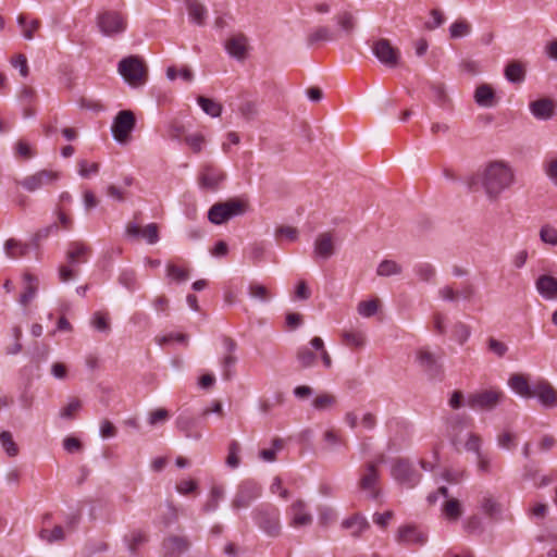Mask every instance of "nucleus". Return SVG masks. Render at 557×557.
Listing matches in <instances>:
<instances>
[{"label": "nucleus", "instance_id": "f257e3e1", "mask_svg": "<svg viewBox=\"0 0 557 557\" xmlns=\"http://www.w3.org/2000/svg\"><path fill=\"white\" fill-rule=\"evenodd\" d=\"M480 180L486 197L495 201L503 191L513 185L515 172L507 163L493 161L482 170Z\"/></svg>", "mask_w": 557, "mask_h": 557}, {"label": "nucleus", "instance_id": "f03ea898", "mask_svg": "<svg viewBox=\"0 0 557 557\" xmlns=\"http://www.w3.org/2000/svg\"><path fill=\"white\" fill-rule=\"evenodd\" d=\"M117 71L132 87H139L147 81L148 70L141 58L129 55L119 62Z\"/></svg>", "mask_w": 557, "mask_h": 557}, {"label": "nucleus", "instance_id": "7ed1b4c3", "mask_svg": "<svg viewBox=\"0 0 557 557\" xmlns=\"http://www.w3.org/2000/svg\"><path fill=\"white\" fill-rule=\"evenodd\" d=\"M247 202L240 199H228L214 203L208 211V220L215 225L228 222L235 216L243 215L247 211Z\"/></svg>", "mask_w": 557, "mask_h": 557}, {"label": "nucleus", "instance_id": "20e7f679", "mask_svg": "<svg viewBox=\"0 0 557 557\" xmlns=\"http://www.w3.org/2000/svg\"><path fill=\"white\" fill-rule=\"evenodd\" d=\"M97 26L102 35L112 37L122 34L127 26L124 15L116 11H104L97 16Z\"/></svg>", "mask_w": 557, "mask_h": 557}, {"label": "nucleus", "instance_id": "39448f33", "mask_svg": "<svg viewBox=\"0 0 557 557\" xmlns=\"http://www.w3.org/2000/svg\"><path fill=\"white\" fill-rule=\"evenodd\" d=\"M225 180L224 170L212 163L202 164L198 173L199 187L209 191L218 190Z\"/></svg>", "mask_w": 557, "mask_h": 557}, {"label": "nucleus", "instance_id": "423d86ee", "mask_svg": "<svg viewBox=\"0 0 557 557\" xmlns=\"http://www.w3.org/2000/svg\"><path fill=\"white\" fill-rule=\"evenodd\" d=\"M504 393L497 388L480 391L470 394L467 398V405L474 410H493L498 406Z\"/></svg>", "mask_w": 557, "mask_h": 557}, {"label": "nucleus", "instance_id": "0eeeda50", "mask_svg": "<svg viewBox=\"0 0 557 557\" xmlns=\"http://www.w3.org/2000/svg\"><path fill=\"white\" fill-rule=\"evenodd\" d=\"M437 495H442L445 497V502L442 505V513L450 522H456L462 515V506L461 503L457 498H447L448 497V488L446 486H441L437 490L436 494H430L428 496V502L430 504H434L437 499Z\"/></svg>", "mask_w": 557, "mask_h": 557}, {"label": "nucleus", "instance_id": "6e6552de", "mask_svg": "<svg viewBox=\"0 0 557 557\" xmlns=\"http://www.w3.org/2000/svg\"><path fill=\"white\" fill-rule=\"evenodd\" d=\"M224 48L227 54L237 60L244 62L250 52L249 38L243 33L232 34L224 42Z\"/></svg>", "mask_w": 557, "mask_h": 557}, {"label": "nucleus", "instance_id": "1a4fd4ad", "mask_svg": "<svg viewBox=\"0 0 557 557\" xmlns=\"http://www.w3.org/2000/svg\"><path fill=\"white\" fill-rule=\"evenodd\" d=\"M258 525L269 535L277 536L281 531L280 513L275 507H262L257 510Z\"/></svg>", "mask_w": 557, "mask_h": 557}, {"label": "nucleus", "instance_id": "9d476101", "mask_svg": "<svg viewBox=\"0 0 557 557\" xmlns=\"http://www.w3.org/2000/svg\"><path fill=\"white\" fill-rule=\"evenodd\" d=\"M261 495V486L253 481H244L239 484L233 499L234 509L247 508Z\"/></svg>", "mask_w": 557, "mask_h": 557}, {"label": "nucleus", "instance_id": "9b49d317", "mask_svg": "<svg viewBox=\"0 0 557 557\" xmlns=\"http://www.w3.org/2000/svg\"><path fill=\"white\" fill-rule=\"evenodd\" d=\"M135 127V116L132 111H120L112 124L113 138L119 143H125Z\"/></svg>", "mask_w": 557, "mask_h": 557}, {"label": "nucleus", "instance_id": "f8f14e48", "mask_svg": "<svg viewBox=\"0 0 557 557\" xmlns=\"http://www.w3.org/2000/svg\"><path fill=\"white\" fill-rule=\"evenodd\" d=\"M392 476L407 487L416 486L420 481V474L412 468L409 461L398 459L393 463Z\"/></svg>", "mask_w": 557, "mask_h": 557}, {"label": "nucleus", "instance_id": "ddd939ff", "mask_svg": "<svg viewBox=\"0 0 557 557\" xmlns=\"http://www.w3.org/2000/svg\"><path fill=\"white\" fill-rule=\"evenodd\" d=\"M372 51L377 60L388 67H396L399 61V51L394 48L389 40L381 38L374 41Z\"/></svg>", "mask_w": 557, "mask_h": 557}, {"label": "nucleus", "instance_id": "4468645a", "mask_svg": "<svg viewBox=\"0 0 557 557\" xmlns=\"http://www.w3.org/2000/svg\"><path fill=\"white\" fill-rule=\"evenodd\" d=\"M59 180V173L51 170H40L18 181V184L27 191L34 193L41 187Z\"/></svg>", "mask_w": 557, "mask_h": 557}, {"label": "nucleus", "instance_id": "2eb2a0df", "mask_svg": "<svg viewBox=\"0 0 557 557\" xmlns=\"http://www.w3.org/2000/svg\"><path fill=\"white\" fill-rule=\"evenodd\" d=\"M336 236L333 232H322L313 243V257L327 260L336 252Z\"/></svg>", "mask_w": 557, "mask_h": 557}, {"label": "nucleus", "instance_id": "dca6fc26", "mask_svg": "<svg viewBox=\"0 0 557 557\" xmlns=\"http://www.w3.org/2000/svg\"><path fill=\"white\" fill-rule=\"evenodd\" d=\"M379 473L374 463H368L364 473L361 475L359 486L372 499L379 496Z\"/></svg>", "mask_w": 557, "mask_h": 557}, {"label": "nucleus", "instance_id": "f3484780", "mask_svg": "<svg viewBox=\"0 0 557 557\" xmlns=\"http://www.w3.org/2000/svg\"><path fill=\"white\" fill-rule=\"evenodd\" d=\"M288 513L290 516L289 524L294 528L307 527L312 523V515L308 511L307 505L300 499L290 505Z\"/></svg>", "mask_w": 557, "mask_h": 557}, {"label": "nucleus", "instance_id": "a211bd4d", "mask_svg": "<svg viewBox=\"0 0 557 557\" xmlns=\"http://www.w3.org/2000/svg\"><path fill=\"white\" fill-rule=\"evenodd\" d=\"M189 546V541L184 536H169L162 543L163 557H180Z\"/></svg>", "mask_w": 557, "mask_h": 557}, {"label": "nucleus", "instance_id": "6ab92c4d", "mask_svg": "<svg viewBox=\"0 0 557 557\" xmlns=\"http://www.w3.org/2000/svg\"><path fill=\"white\" fill-rule=\"evenodd\" d=\"M537 397L540 403L546 408L557 406V391L547 382L540 381L533 389V397Z\"/></svg>", "mask_w": 557, "mask_h": 557}, {"label": "nucleus", "instance_id": "aec40b11", "mask_svg": "<svg viewBox=\"0 0 557 557\" xmlns=\"http://www.w3.org/2000/svg\"><path fill=\"white\" fill-rule=\"evenodd\" d=\"M396 540L404 545H422L426 542V535L414 525H403L398 529Z\"/></svg>", "mask_w": 557, "mask_h": 557}, {"label": "nucleus", "instance_id": "412c9836", "mask_svg": "<svg viewBox=\"0 0 557 557\" xmlns=\"http://www.w3.org/2000/svg\"><path fill=\"white\" fill-rule=\"evenodd\" d=\"M176 429L182 432L185 437L198 441L201 438V433L196 430L197 420L195 417L187 412H182L175 420Z\"/></svg>", "mask_w": 557, "mask_h": 557}, {"label": "nucleus", "instance_id": "4be33fe9", "mask_svg": "<svg viewBox=\"0 0 557 557\" xmlns=\"http://www.w3.org/2000/svg\"><path fill=\"white\" fill-rule=\"evenodd\" d=\"M537 293L546 300H557V277L542 274L535 281Z\"/></svg>", "mask_w": 557, "mask_h": 557}, {"label": "nucleus", "instance_id": "5701e85b", "mask_svg": "<svg viewBox=\"0 0 557 557\" xmlns=\"http://www.w3.org/2000/svg\"><path fill=\"white\" fill-rule=\"evenodd\" d=\"M555 102L549 98H542L530 103V111L537 120H549L555 113Z\"/></svg>", "mask_w": 557, "mask_h": 557}, {"label": "nucleus", "instance_id": "b1692460", "mask_svg": "<svg viewBox=\"0 0 557 557\" xmlns=\"http://www.w3.org/2000/svg\"><path fill=\"white\" fill-rule=\"evenodd\" d=\"M90 253V247L82 242L71 243L66 252V259L71 265L85 263Z\"/></svg>", "mask_w": 557, "mask_h": 557}, {"label": "nucleus", "instance_id": "393cba45", "mask_svg": "<svg viewBox=\"0 0 557 557\" xmlns=\"http://www.w3.org/2000/svg\"><path fill=\"white\" fill-rule=\"evenodd\" d=\"M24 292L20 296V304L27 306L36 296L39 287V280L29 272L23 274Z\"/></svg>", "mask_w": 557, "mask_h": 557}, {"label": "nucleus", "instance_id": "a878e982", "mask_svg": "<svg viewBox=\"0 0 557 557\" xmlns=\"http://www.w3.org/2000/svg\"><path fill=\"white\" fill-rule=\"evenodd\" d=\"M470 418L466 414H453L446 420V431L453 442L457 441V437L461 431L468 425Z\"/></svg>", "mask_w": 557, "mask_h": 557}, {"label": "nucleus", "instance_id": "bb28decb", "mask_svg": "<svg viewBox=\"0 0 557 557\" xmlns=\"http://www.w3.org/2000/svg\"><path fill=\"white\" fill-rule=\"evenodd\" d=\"M185 4L191 22L202 26L208 15L206 7L199 0H185Z\"/></svg>", "mask_w": 557, "mask_h": 557}, {"label": "nucleus", "instance_id": "cd10ccee", "mask_svg": "<svg viewBox=\"0 0 557 557\" xmlns=\"http://www.w3.org/2000/svg\"><path fill=\"white\" fill-rule=\"evenodd\" d=\"M508 385L521 397H533V389L529 385L528 379L522 374H512L508 380Z\"/></svg>", "mask_w": 557, "mask_h": 557}, {"label": "nucleus", "instance_id": "c85d7f7f", "mask_svg": "<svg viewBox=\"0 0 557 557\" xmlns=\"http://www.w3.org/2000/svg\"><path fill=\"white\" fill-rule=\"evenodd\" d=\"M480 507L483 513L492 519L498 518L502 513L500 503L490 493L482 496Z\"/></svg>", "mask_w": 557, "mask_h": 557}, {"label": "nucleus", "instance_id": "c756f323", "mask_svg": "<svg viewBox=\"0 0 557 557\" xmlns=\"http://www.w3.org/2000/svg\"><path fill=\"white\" fill-rule=\"evenodd\" d=\"M335 21L339 28V32L345 36H350L357 25V20L354 14L349 11H342L335 15Z\"/></svg>", "mask_w": 557, "mask_h": 557}, {"label": "nucleus", "instance_id": "7c9ffc66", "mask_svg": "<svg viewBox=\"0 0 557 557\" xmlns=\"http://www.w3.org/2000/svg\"><path fill=\"white\" fill-rule=\"evenodd\" d=\"M342 527L343 529L349 530L352 536H359L369 528V523L366 518L356 515L344 520Z\"/></svg>", "mask_w": 557, "mask_h": 557}, {"label": "nucleus", "instance_id": "2f4dec72", "mask_svg": "<svg viewBox=\"0 0 557 557\" xmlns=\"http://www.w3.org/2000/svg\"><path fill=\"white\" fill-rule=\"evenodd\" d=\"M495 94L490 85L482 84L474 91V100L480 107L490 108L494 104Z\"/></svg>", "mask_w": 557, "mask_h": 557}, {"label": "nucleus", "instance_id": "473e14b6", "mask_svg": "<svg viewBox=\"0 0 557 557\" xmlns=\"http://www.w3.org/2000/svg\"><path fill=\"white\" fill-rule=\"evenodd\" d=\"M505 77L511 83H522L525 78V67L519 61H511L505 67Z\"/></svg>", "mask_w": 557, "mask_h": 557}, {"label": "nucleus", "instance_id": "72a5a7b5", "mask_svg": "<svg viewBox=\"0 0 557 557\" xmlns=\"http://www.w3.org/2000/svg\"><path fill=\"white\" fill-rule=\"evenodd\" d=\"M417 361L423 369L433 371L437 368L438 356L423 347L417 350Z\"/></svg>", "mask_w": 557, "mask_h": 557}, {"label": "nucleus", "instance_id": "f704fd0d", "mask_svg": "<svg viewBox=\"0 0 557 557\" xmlns=\"http://www.w3.org/2000/svg\"><path fill=\"white\" fill-rule=\"evenodd\" d=\"M311 346H300L296 352V359L300 368L307 369L315 364L318 354Z\"/></svg>", "mask_w": 557, "mask_h": 557}, {"label": "nucleus", "instance_id": "c9c22d12", "mask_svg": "<svg viewBox=\"0 0 557 557\" xmlns=\"http://www.w3.org/2000/svg\"><path fill=\"white\" fill-rule=\"evenodd\" d=\"M4 251L8 258L17 259L27 253L28 245L14 238H10L4 243Z\"/></svg>", "mask_w": 557, "mask_h": 557}, {"label": "nucleus", "instance_id": "e433bc0d", "mask_svg": "<svg viewBox=\"0 0 557 557\" xmlns=\"http://www.w3.org/2000/svg\"><path fill=\"white\" fill-rule=\"evenodd\" d=\"M337 36L326 26H319L312 29L308 35V44L314 45L320 41H332L336 39Z\"/></svg>", "mask_w": 557, "mask_h": 557}, {"label": "nucleus", "instance_id": "4c0bfd02", "mask_svg": "<svg viewBox=\"0 0 557 557\" xmlns=\"http://www.w3.org/2000/svg\"><path fill=\"white\" fill-rule=\"evenodd\" d=\"M342 338L345 345L352 348H362L367 343L366 334L362 331H343Z\"/></svg>", "mask_w": 557, "mask_h": 557}, {"label": "nucleus", "instance_id": "58836bf2", "mask_svg": "<svg viewBox=\"0 0 557 557\" xmlns=\"http://www.w3.org/2000/svg\"><path fill=\"white\" fill-rule=\"evenodd\" d=\"M403 273V267L395 260L386 259L379 263L376 268V274L379 276H393Z\"/></svg>", "mask_w": 557, "mask_h": 557}, {"label": "nucleus", "instance_id": "ea45409f", "mask_svg": "<svg viewBox=\"0 0 557 557\" xmlns=\"http://www.w3.org/2000/svg\"><path fill=\"white\" fill-rule=\"evenodd\" d=\"M17 24L22 28L23 37L27 40H32L34 38V34L40 28L39 20L34 18L28 22L26 16L23 14L17 16Z\"/></svg>", "mask_w": 557, "mask_h": 557}, {"label": "nucleus", "instance_id": "a19ab883", "mask_svg": "<svg viewBox=\"0 0 557 557\" xmlns=\"http://www.w3.org/2000/svg\"><path fill=\"white\" fill-rule=\"evenodd\" d=\"M309 345L315 350V352L320 356L323 366L326 369H331L333 366V360L330 352L326 350L324 342L321 337L315 336L311 338Z\"/></svg>", "mask_w": 557, "mask_h": 557}, {"label": "nucleus", "instance_id": "79ce46f5", "mask_svg": "<svg viewBox=\"0 0 557 557\" xmlns=\"http://www.w3.org/2000/svg\"><path fill=\"white\" fill-rule=\"evenodd\" d=\"M197 102L202 109V111L212 117H218L222 113V104L213 99L199 96L197 98Z\"/></svg>", "mask_w": 557, "mask_h": 557}, {"label": "nucleus", "instance_id": "37998d69", "mask_svg": "<svg viewBox=\"0 0 557 557\" xmlns=\"http://www.w3.org/2000/svg\"><path fill=\"white\" fill-rule=\"evenodd\" d=\"M146 542L147 535L140 530L132 531L125 536V543L132 554H135Z\"/></svg>", "mask_w": 557, "mask_h": 557}, {"label": "nucleus", "instance_id": "c03bdc74", "mask_svg": "<svg viewBox=\"0 0 557 557\" xmlns=\"http://www.w3.org/2000/svg\"><path fill=\"white\" fill-rule=\"evenodd\" d=\"M413 271L422 282H431L436 275L435 268L429 262H420L414 265Z\"/></svg>", "mask_w": 557, "mask_h": 557}, {"label": "nucleus", "instance_id": "a18cd8bd", "mask_svg": "<svg viewBox=\"0 0 557 557\" xmlns=\"http://www.w3.org/2000/svg\"><path fill=\"white\" fill-rule=\"evenodd\" d=\"M224 497V488L215 485L211 488L209 498L203 506L205 512L214 511L219 507V503Z\"/></svg>", "mask_w": 557, "mask_h": 557}, {"label": "nucleus", "instance_id": "49530a36", "mask_svg": "<svg viewBox=\"0 0 557 557\" xmlns=\"http://www.w3.org/2000/svg\"><path fill=\"white\" fill-rule=\"evenodd\" d=\"M184 141L194 153H200L206 146V137L201 133L188 134Z\"/></svg>", "mask_w": 557, "mask_h": 557}, {"label": "nucleus", "instance_id": "de8ad7c7", "mask_svg": "<svg viewBox=\"0 0 557 557\" xmlns=\"http://www.w3.org/2000/svg\"><path fill=\"white\" fill-rule=\"evenodd\" d=\"M0 443L8 456L15 457L18 454V447L14 442L11 432L2 431L0 433Z\"/></svg>", "mask_w": 557, "mask_h": 557}, {"label": "nucleus", "instance_id": "09e8293b", "mask_svg": "<svg viewBox=\"0 0 557 557\" xmlns=\"http://www.w3.org/2000/svg\"><path fill=\"white\" fill-rule=\"evenodd\" d=\"M471 25L466 20H458L449 27V35L451 38H462L470 34Z\"/></svg>", "mask_w": 557, "mask_h": 557}, {"label": "nucleus", "instance_id": "8fccbe9b", "mask_svg": "<svg viewBox=\"0 0 557 557\" xmlns=\"http://www.w3.org/2000/svg\"><path fill=\"white\" fill-rule=\"evenodd\" d=\"M336 405V397L329 393H323L318 395L313 401L312 406L317 410H327Z\"/></svg>", "mask_w": 557, "mask_h": 557}, {"label": "nucleus", "instance_id": "3c124183", "mask_svg": "<svg viewBox=\"0 0 557 557\" xmlns=\"http://www.w3.org/2000/svg\"><path fill=\"white\" fill-rule=\"evenodd\" d=\"M283 449V440L274 438L272 442V448L262 449L259 453V457L267 461L272 462L276 459V454Z\"/></svg>", "mask_w": 557, "mask_h": 557}, {"label": "nucleus", "instance_id": "603ef678", "mask_svg": "<svg viewBox=\"0 0 557 557\" xmlns=\"http://www.w3.org/2000/svg\"><path fill=\"white\" fill-rule=\"evenodd\" d=\"M470 326L462 322H457L453 326V337L458 344L463 345L470 337Z\"/></svg>", "mask_w": 557, "mask_h": 557}, {"label": "nucleus", "instance_id": "864d4df0", "mask_svg": "<svg viewBox=\"0 0 557 557\" xmlns=\"http://www.w3.org/2000/svg\"><path fill=\"white\" fill-rule=\"evenodd\" d=\"M166 276L175 282H185L189 277V273L186 269L180 268L173 263L166 265Z\"/></svg>", "mask_w": 557, "mask_h": 557}, {"label": "nucleus", "instance_id": "5fc2aeb1", "mask_svg": "<svg viewBox=\"0 0 557 557\" xmlns=\"http://www.w3.org/2000/svg\"><path fill=\"white\" fill-rule=\"evenodd\" d=\"M39 536L48 543H53L64 540L65 534L61 525H55L52 530L42 529L39 533Z\"/></svg>", "mask_w": 557, "mask_h": 557}, {"label": "nucleus", "instance_id": "6e6d98bb", "mask_svg": "<svg viewBox=\"0 0 557 557\" xmlns=\"http://www.w3.org/2000/svg\"><path fill=\"white\" fill-rule=\"evenodd\" d=\"M379 302L375 299L360 301L357 306L358 313L363 318H370L377 312Z\"/></svg>", "mask_w": 557, "mask_h": 557}, {"label": "nucleus", "instance_id": "4d7b16f0", "mask_svg": "<svg viewBox=\"0 0 557 557\" xmlns=\"http://www.w3.org/2000/svg\"><path fill=\"white\" fill-rule=\"evenodd\" d=\"M239 451H240V445L238 444V442L232 441L228 444V454L226 457V465L230 468L234 469L239 466V462H240Z\"/></svg>", "mask_w": 557, "mask_h": 557}, {"label": "nucleus", "instance_id": "13d9d810", "mask_svg": "<svg viewBox=\"0 0 557 557\" xmlns=\"http://www.w3.org/2000/svg\"><path fill=\"white\" fill-rule=\"evenodd\" d=\"M557 446V438L550 434H544L540 437L536 447L540 454H546Z\"/></svg>", "mask_w": 557, "mask_h": 557}, {"label": "nucleus", "instance_id": "bf43d9fd", "mask_svg": "<svg viewBox=\"0 0 557 557\" xmlns=\"http://www.w3.org/2000/svg\"><path fill=\"white\" fill-rule=\"evenodd\" d=\"M91 325L99 332L108 333L110 331V323L108 313L97 311L91 319Z\"/></svg>", "mask_w": 557, "mask_h": 557}, {"label": "nucleus", "instance_id": "052dcab7", "mask_svg": "<svg viewBox=\"0 0 557 557\" xmlns=\"http://www.w3.org/2000/svg\"><path fill=\"white\" fill-rule=\"evenodd\" d=\"M170 418V413L164 408H158L148 414V423L151 426L165 423Z\"/></svg>", "mask_w": 557, "mask_h": 557}, {"label": "nucleus", "instance_id": "680f3d73", "mask_svg": "<svg viewBox=\"0 0 557 557\" xmlns=\"http://www.w3.org/2000/svg\"><path fill=\"white\" fill-rule=\"evenodd\" d=\"M99 171V164L96 162H88L87 160H79L78 161V174L84 177L88 178L94 174H97Z\"/></svg>", "mask_w": 557, "mask_h": 557}, {"label": "nucleus", "instance_id": "e2e57ef3", "mask_svg": "<svg viewBox=\"0 0 557 557\" xmlns=\"http://www.w3.org/2000/svg\"><path fill=\"white\" fill-rule=\"evenodd\" d=\"M82 408V403L77 398H72L69 404L60 411V417L63 419H73L75 413Z\"/></svg>", "mask_w": 557, "mask_h": 557}, {"label": "nucleus", "instance_id": "0e129e2a", "mask_svg": "<svg viewBox=\"0 0 557 557\" xmlns=\"http://www.w3.org/2000/svg\"><path fill=\"white\" fill-rule=\"evenodd\" d=\"M140 236L147 240L148 244L153 245L159 240V228L156 223H150L141 228Z\"/></svg>", "mask_w": 557, "mask_h": 557}, {"label": "nucleus", "instance_id": "69168bd1", "mask_svg": "<svg viewBox=\"0 0 557 557\" xmlns=\"http://www.w3.org/2000/svg\"><path fill=\"white\" fill-rule=\"evenodd\" d=\"M543 171L553 185L557 187V157L545 161Z\"/></svg>", "mask_w": 557, "mask_h": 557}, {"label": "nucleus", "instance_id": "338daca9", "mask_svg": "<svg viewBox=\"0 0 557 557\" xmlns=\"http://www.w3.org/2000/svg\"><path fill=\"white\" fill-rule=\"evenodd\" d=\"M487 348L492 354H494L498 358L504 357L508 351V346L494 337H490L487 339Z\"/></svg>", "mask_w": 557, "mask_h": 557}, {"label": "nucleus", "instance_id": "774afa93", "mask_svg": "<svg viewBox=\"0 0 557 557\" xmlns=\"http://www.w3.org/2000/svg\"><path fill=\"white\" fill-rule=\"evenodd\" d=\"M540 237L545 244L557 245V230L550 225H544L541 228Z\"/></svg>", "mask_w": 557, "mask_h": 557}]
</instances>
